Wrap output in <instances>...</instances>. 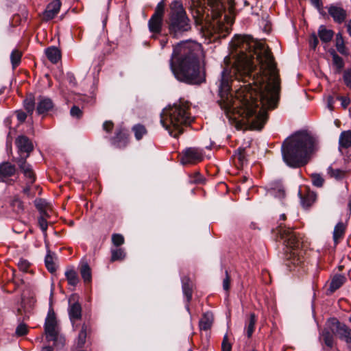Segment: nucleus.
Wrapping results in <instances>:
<instances>
[{
  "mask_svg": "<svg viewBox=\"0 0 351 351\" xmlns=\"http://www.w3.org/2000/svg\"><path fill=\"white\" fill-rule=\"evenodd\" d=\"M230 48L236 59L230 70L227 66L221 73L219 85L220 105L226 110L233 106L230 84L233 77L245 82L251 80L261 92L260 104L264 108H259V104L249 101L248 96L245 95L241 121L254 129L261 130L267 119L265 108H275L279 99L280 79L274 57L267 45L248 35L235 36L230 42Z\"/></svg>",
  "mask_w": 351,
  "mask_h": 351,
  "instance_id": "obj_1",
  "label": "nucleus"
},
{
  "mask_svg": "<svg viewBox=\"0 0 351 351\" xmlns=\"http://www.w3.org/2000/svg\"><path fill=\"white\" fill-rule=\"evenodd\" d=\"M203 51L200 44L192 40L182 41L173 47L169 60L175 77L188 84H200L206 80V71L201 60Z\"/></svg>",
  "mask_w": 351,
  "mask_h": 351,
  "instance_id": "obj_2",
  "label": "nucleus"
},
{
  "mask_svg": "<svg viewBox=\"0 0 351 351\" xmlns=\"http://www.w3.org/2000/svg\"><path fill=\"white\" fill-rule=\"evenodd\" d=\"M317 140L309 133L298 132L283 142V160L290 167H303L308 163L310 155L317 149Z\"/></svg>",
  "mask_w": 351,
  "mask_h": 351,
  "instance_id": "obj_3",
  "label": "nucleus"
},
{
  "mask_svg": "<svg viewBox=\"0 0 351 351\" xmlns=\"http://www.w3.org/2000/svg\"><path fill=\"white\" fill-rule=\"evenodd\" d=\"M190 110L189 102L180 99L162 110L160 123L171 136L178 137L183 133L184 128L189 126L194 121Z\"/></svg>",
  "mask_w": 351,
  "mask_h": 351,
  "instance_id": "obj_4",
  "label": "nucleus"
},
{
  "mask_svg": "<svg viewBox=\"0 0 351 351\" xmlns=\"http://www.w3.org/2000/svg\"><path fill=\"white\" fill-rule=\"evenodd\" d=\"M276 234L282 240L286 247L285 258L287 265H300L304 262V252L301 250L302 237L289 227L280 223L276 228Z\"/></svg>",
  "mask_w": 351,
  "mask_h": 351,
  "instance_id": "obj_5",
  "label": "nucleus"
},
{
  "mask_svg": "<svg viewBox=\"0 0 351 351\" xmlns=\"http://www.w3.org/2000/svg\"><path fill=\"white\" fill-rule=\"evenodd\" d=\"M169 8L168 25L170 34L177 36L179 34L189 31L191 29L190 21L182 1H173Z\"/></svg>",
  "mask_w": 351,
  "mask_h": 351,
  "instance_id": "obj_6",
  "label": "nucleus"
},
{
  "mask_svg": "<svg viewBox=\"0 0 351 351\" xmlns=\"http://www.w3.org/2000/svg\"><path fill=\"white\" fill-rule=\"evenodd\" d=\"M193 6L196 7L197 12L211 16L213 19L220 17L226 5L230 14H234V2L233 0H192Z\"/></svg>",
  "mask_w": 351,
  "mask_h": 351,
  "instance_id": "obj_7",
  "label": "nucleus"
},
{
  "mask_svg": "<svg viewBox=\"0 0 351 351\" xmlns=\"http://www.w3.org/2000/svg\"><path fill=\"white\" fill-rule=\"evenodd\" d=\"M45 334L48 341H53L54 346L62 347L64 343V338L60 334V329L54 311L50 309L45 322Z\"/></svg>",
  "mask_w": 351,
  "mask_h": 351,
  "instance_id": "obj_8",
  "label": "nucleus"
},
{
  "mask_svg": "<svg viewBox=\"0 0 351 351\" xmlns=\"http://www.w3.org/2000/svg\"><path fill=\"white\" fill-rule=\"evenodd\" d=\"M15 161L27 179L26 186L23 188V192L27 196L32 197L34 194H32L30 193V186L36 181L35 173L33 171L32 166L28 164L26 162L25 158H23L22 156L16 158Z\"/></svg>",
  "mask_w": 351,
  "mask_h": 351,
  "instance_id": "obj_9",
  "label": "nucleus"
},
{
  "mask_svg": "<svg viewBox=\"0 0 351 351\" xmlns=\"http://www.w3.org/2000/svg\"><path fill=\"white\" fill-rule=\"evenodd\" d=\"M204 156L201 149L189 147L182 152L180 161L183 165L196 164L201 162Z\"/></svg>",
  "mask_w": 351,
  "mask_h": 351,
  "instance_id": "obj_10",
  "label": "nucleus"
},
{
  "mask_svg": "<svg viewBox=\"0 0 351 351\" xmlns=\"http://www.w3.org/2000/svg\"><path fill=\"white\" fill-rule=\"evenodd\" d=\"M16 171L14 165L10 162L0 163V182H5L8 185H12L15 180L11 178Z\"/></svg>",
  "mask_w": 351,
  "mask_h": 351,
  "instance_id": "obj_11",
  "label": "nucleus"
},
{
  "mask_svg": "<svg viewBox=\"0 0 351 351\" xmlns=\"http://www.w3.org/2000/svg\"><path fill=\"white\" fill-rule=\"evenodd\" d=\"M16 145L20 153V157L27 158L29 153L33 150L34 146L29 138L24 135L18 136L15 141Z\"/></svg>",
  "mask_w": 351,
  "mask_h": 351,
  "instance_id": "obj_12",
  "label": "nucleus"
},
{
  "mask_svg": "<svg viewBox=\"0 0 351 351\" xmlns=\"http://www.w3.org/2000/svg\"><path fill=\"white\" fill-rule=\"evenodd\" d=\"M329 15L332 18L333 21L337 24L343 23L347 18V11L341 6L337 4H332L327 8Z\"/></svg>",
  "mask_w": 351,
  "mask_h": 351,
  "instance_id": "obj_13",
  "label": "nucleus"
},
{
  "mask_svg": "<svg viewBox=\"0 0 351 351\" xmlns=\"http://www.w3.org/2000/svg\"><path fill=\"white\" fill-rule=\"evenodd\" d=\"M53 108L54 104L50 98L44 96H40L38 98L36 109L38 114L45 116Z\"/></svg>",
  "mask_w": 351,
  "mask_h": 351,
  "instance_id": "obj_14",
  "label": "nucleus"
},
{
  "mask_svg": "<svg viewBox=\"0 0 351 351\" xmlns=\"http://www.w3.org/2000/svg\"><path fill=\"white\" fill-rule=\"evenodd\" d=\"M61 5L60 0H53L49 3L43 13V19L46 21L53 19L59 13Z\"/></svg>",
  "mask_w": 351,
  "mask_h": 351,
  "instance_id": "obj_15",
  "label": "nucleus"
},
{
  "mask_svg": "<svg viewBox=\"0 0 351 351\" xmlns=\"http://www.w3.org/2000/svg\"><path fill=\"white\" fill-rule=\"evenodd\" d=\"M69 315L71 322L73 324V328L76 330L77 325L76 322L81 319L82 317V306L81 304L75 302L73 304L70 302L69 307Z\"/></svg>",
  "mask_w": 351,
  "mask_h": 351,
  "instance_id": "obj_16",
  "label": "nucleus"
},
{
  "mask_svg": "<svg viewBox=\"0 0 351 351\" xmlns=\"http://www.w3.org/2000/svg\"><path fill=\"white\" fill-rule=\"evenodd\" d=\"M112 143L119 148L125 147L128 142V135L124 128L116 130L115 136L112 138Z\"/></svg>",
  "mask_w": 351,
  "mask_h": 351,
  "instance_id": "obj_17",
  "label": "nucleus"
},
{
  "mask_svg": "<svg viewBox=\"0 0 351 351\" xmlns=\"http://www.w3.org/2000/svg\"><path fill=\"white\" fill-rule=\"evenodd\" d=\"M213 321L214 317L211 312L207 311L204 313L199 322V329L201 330H208L210 329L213 324Z\"/></svg>",
  "mask_w": 351,
  "mask_h": 351,
  "instance_id": "obj_18",
  "label": "nucleus"
},
{
  "mask_svg": "<svg viewBox=\"0 0 351 351\" xmlns=\"http://www.w3.org/2000/svg\"><path fill=\"white\" fill-rule=\"evenodd\" d=\"M163 19L152 16L148 21L149 29L152 33L160 34L162 31Z\"/></svg>",
  "mask_w": 351,
  "mask_h": 351,
  "instance_id": "obj_19",
  "label": "nucleus"
},
{
  "mask_svg": "<svg viewBox=\"0 0 351 351\" xmlns=\"http://www.w3.org/2000/svg\"><path fill=\"white\" fill-rule=\"evenodd\" d=\"M45 55L48 60L53 64L57 63L61 58L60 49L54 46L47 48L45 49Z\"/></svg>",
  "mask_w": 351,
  "mask_h": 351,
  "instance_id": "obj_20",
  "label": "nucleus"
},
{
  "mask_svg": "<svg viewBox=\"0 0 351 351\" xmlns=\"http://www.w3.org/2000/svg\"><path fill=\"white\" fill-rule=\"evenodd\" d=\"M80 272L85 284H89L92 280V272L89 265L86 262L80 265Z\"/></svg>",
  "mask_w": 351,
  "mask_h": 351,
  "instance_id": "obj_21",
  "label": "nucleus"
},
{
  "mask_svg": "<svg viewBox=\"0 0 351 351\" xmlns=\"http://www.w3.org/2000/svg\"><path fill=\"white\" fill-rule=\"evenodd\" d=\"M317 34L321 41L327 43L331 41L335 32L332 29H327L324 25H320Z\"/></svg>",
  "mask_w": 351,
  "mask_h": 351,
  "instance_id": "obj_22",
  "label": "nucleus"
},
{
  "mask_svg": "<svg viewBox=\"0 0 351 351\" xmlns=\"http://www.w3.org/2000/svg\"><path fill=\"white\" fill-rule=\"evenodd\" d=\"M351 146V131H343L340 134L339 139V149H348Z\"/></svg>",
  "mask_w": 351,
  "mask_h": 351,
  "instance_id": "obj_23",
  "label": "nucleus"
},
{
  "mask_svg": "<svg viewBox=\"0 0 351 351\" xmlns=\"http://www.w3.org/2000/svg\"><path fill=\"white\" fill-rule=\"evenodd\" d=\"M64 274L68 285L73 287H76L80 282L77 271L73 268H68Z\"/></svg>",
  "mask_w": 351,
  "mask_h": 351,
  "instance_id": "obj_24",
  "label": "nucleus"
},
{
  "mask_svg": "<svg viewBox=\"0 0 351 351\" xmlns=\"http://www.w3.org/2000/svg\"><path fill=\"white\" fill-rule=\"evenodd\" d=\"M316 194L311 191H307L301 196L302 205L304 208H308L313 205L316 200Z\"/></svg>",
  "mask_w": 351,
  "mask_h": 351,
  "instance_id": "obj_25",
  "label": "nucleus"
},
{
  "mask_svg": "<svg viewBox=\"0 0 351 351\" xmlns=\"http://www.w3.org/2000/svg\"><path fill=\"white\" fill-rule=\"evenodd\" d=\"M335 47L339 53L343 56L348 55V51L345 45V41L342 34L339 32L336 35L335 38Z\"/></svg>",
  "mask_w": 351,
  "mask_h": 351,
  "instance_id": "obj_26",
  "label": "nucleus"
},
{
  "mask_svg": "<svg viewBox=\"0 0 351 351\" xmlns=\"http://www.w3.org/2000/svg\"><path fill=\"white\" fill-rule=\"evenodd\" d=\"M332 58V64L335 69L336 73H340L344 67L345 63L343 59L339 56L334 50L330 51Z\"/></svg>",
  "mask_w": 351,
  "mask_h": 351,
  "instance_id": "obj_27",
  "label": "nucleus"
},
{
  "mask_svg": "<svg viewBox=\"0 0 351 351\" xmlns=\"http://www.w3.org/2000/svg\"><path fill=\"white\" fill-rule=\"evenodd\" d=\"M346 280V277L343 275H335L331 280L329 291L331 293L335 292L345 283Z\"/></svg>",
  "mask_w": 351,
  "mask_h": 351,
  "instance_id": "obj_28",
  "label": "nucleus"
},
{
  "mask_svg": "<svg viewBox=\"0 0 351 351\" xmlns=\"http://www.w3.org/2000/svg\"><path fill=\"white\" fill-rule=\"evenodd\" d=\"M346 232V225L340 221L335 227L333 231V240L335 244H337L340 239L343 238Z\"/></svg>",
  "mask_w": 351,
  "mask_h": 351,
  "instance_id": "obj_29",
  "label": "nucleus"
},
{
  "mask_svg": "<svg viewBox=\"0 0 351 351\" xmlns=\"http://www.w3.org/2000/svg\"><path fill=\"white\" fill-rule=\"evenodd\" d=\"M337 334L341 339L345 340L347 343H351V329L346 325H339Z\"/></svg>",
  "mask_w": 351,
  "mask_h": 351,
  "instance_id": "obj_30",
  "label": "nucleus"
},
{
  "mask_svg": "<svg viewBox=\"0 0 351 351\" xmlns=\"http://www.w3.org/2000/svg\"><path fill=\"white\" fill-rule=\"evenodd\" d=\"M111 257L110 262L113 263L115 261H122L125 259L126 256V253L124 249L121 247L112 248L110 250Z\"/></svg>",
  "mask_w": 351,
  "mask_h": 351,
  "instance_id": "obj_31",
  "label": "nucleus"
},
{
  "mask_svg": "<svg viewBox=\"0 0 351 351\" xmlns=\"http://www.w3.org/2000/svg\"><path fill=\"white\" fill-rule=\"evenodd\" d=\"M55 259L56 254L52 253L50 250H48L45 258V263L47 269L51 273H53L56 270V264L54 263Z\"/></svg>",
  "mask_w": 351,
  "mask_h": 351,
  "instance_id": "obj_32",
  "label": "nucleus"
},
{
  "mask_svg": "<svg viewBox=\"0 0 351 351\" xmlns=\"http://www.w3.org/2000/svg\"><path fill=\"white\" fill-rule=\"evenodd\" d=\"M88 331V326L84 323L81 327V330L78 334L77 339V345L79 348H82L85 343Z\"/></svg>",
  "mask_w": 351,
  "mask_h": 351,
  "instance_id": "obj_33",
  "label": "nucleus"
},
{
  "mask_svg": "<svg viewBox=\"0 0 351 351\" xmlns=\"http://www.w3.org/2000/svg\"><path fill=\"white\" fill-rule=\"evenodd\" d=\"M256 323V317L254 313L250 315V318L246 324V335L248 338H250L254 331L255 324Z\"/></svg>",
  "mask_w": 351,
  "mask_h": 351,
  "instance_id": "obj_34",
  "label": "nucleus"
},
{
  "mask_svg": "<svg viewBox=\"0 0 351 351\" xmlns=\"http://www.w3.org/2000/svg\"><path fill=\"white\" fill-rule=\"evenodd\" d=\"M25 109L29 114H32L35 110V99L34 96L30 94L23 101Z\"/></svg>",
  "mask_w": 351,
  "mask_h": 351,
  "instance_id": "obj_35",
  "label": "nucleus"
},
{
  "mask_svg": "<svg viewBox=\"0 0 351 351\" xmlns=\"http://www.w3.org/2000/svg\"><path fill=\"white\" fill-rule=\"evenodd\" d=\"M132 131L136 140H141L147 133L146 128L141 124H136L132 127Z\"/></svg>",
  "mask_w": 351,
  "mask_h": 351,
  "instance_id": "obj_36",
  "label": "nucleus"
},
{
  "mask_svg": "<svg viewBox=\"0 0 351 351\" xmlns=\"http://www.w3.org/2000/svg\"><path fill=\"white\" fill-rule=\"evenodd\" d=\"M22 57V53L18 49H14L12 51L10 55V60L12 68L16 69L20 64Z\"/></svg>",
  "mask_w": 351,
  "mask_h": 351,
  "instance_id": "obj_37",
  "label": "nucleus"
},
{
  "mask_svg": "<svg viewBox=\"0 0 351 351\" xmlns=\"http://www.w3.org/2000/svg\"><path fill=\"white\" fill-rule=\"evenodd\" d=\"M328 173L332 178L337 180H341L345 177L346 171L340 169H333L332 167H329L328 169Z\"/></svg>",
  "mask_w": 351,
  "mask_h": 351,
  "instance_id": "obj_38",
  "label": "nucleus"
},
{
  "mask_svg": "<svg viewBox=\"0 0 351 351\" xmlns=\"http://www.w3.org/2000/svg\"><path fill=\"white\" fill-rule=\"evenodd\" d=\"M13 210L17 213H21L24 210V204L18 197H14L10 203Z\"/></svg>",
  "mask_w": 351,
  "mask_h": 351,
  "instance_id": "obj_39",
  "label": "nucleus"
},
{
  "mask_svg": "<svg viewBox=\"0 0 351 351\" xmlns=\"http://www.w3.org/2000/svg\"><path fill=\"white\" fill-rule=\"evenodd\" d=\"M322 339L324 343L328 347H332L333 346V335L328 330H324L322 333Z\"/></svg>",
  "mask_w": 351,
  "mask_h": 351,
  "instance_id": "obj_40",
  "label": "nucleus"
},
{
  "mask_svg": "<svg viewBox=\"0 0 351 351\" xmlns=\"http://www.w3.org/2000/svg\"><path fill=\"white\" fill-rule=\"evenodd\" d=\"M182 290L187 301L190 302L193 294L192 286L189 282H184V280H182Z\"/></svg>",
  "mask_w": 351,
  "mask_h": 351,
  "instance_id": "obj_41",
  "label": "nucleus"
},
{
  "mask_svg": "<svg viewBox=\"0 0 351 351\" xmlns=\"http://www.w3.org/2000/svg\"><path fill=\"white\" fill-rule=\"evenodd\" d=\"M189 182L191 184H201L204 182L203 176L199 172H194L189 175Z\"/></svg>",
  "mask_w": 351,
  "mask_h": 351,
  "instance_id": "obj_42",
  "label": "nucleus"
},
{
  "mask_svg": "<svg viewBox=\"0 0 351 351\" xmlns=\"http://www.w3.org/2000/svg\"><path fill=\"white\" fill-rule=\"evenodd\" d=\"M343 80L345 85L351 88V68H348L343 71Z\"/></svg>",
  "mask_w": 351,
  "mask_h": 351,
  "instance_id": "obj_43",
  "label": "nucleus"
},
{
  "mask_svg": "<svg viewBox=\"0 0 351 351\" xmlns=\"http://www.w3.org/2000/svg\"><path fill=\"white\" fill-rule=\"evenodd\" d=\"M311 180L313 184L317 187H322L324 182V179L318 173H313Z\"/></svg>",
  "mask_w": 351,
  "mask_h": 351,
  "instance_id": "obj_44",
  "label": "nucleus"
},
{
  "mask_svg": "<svg viewBox=\"0 0 351 351\" xmlns=\"http://www.w3.org/2000/svg\"><path fill=\"white\" fill-rule=\"evenodd\" d=\"M165 6V5L164 1H161L160 2H159L156 5L155 12L152 16L163 19Z\"/></svg>",
  "mask_w": 351,
  "mask_h": 351,
  "instance_id": "obj_45",
  "label": "nucleus"
},
{
  "mask_svg": "<svg viewBox=\"0 0 351 351\" xmlns=\"http://www.w3.org/2000/svg\"><path fill=\"white\" fill-rule=\"evenodd\" d=\"M112 242L116 247H119L124 243L125 239L121 234H113L112 235Z\"/></svg>",
  "mask_w": 351,
  "mask_h": 351,
  "instance_id": "obj_46",
  "label": "nucleus"
},
{
  "mask_svg": "<svg viewBox=\"0 0 351 351\" xmlns=\"http://www.w3.org/2000/svg\"><path fill=\"white\" fill-rule=\"evenodd\" d=\"M235 156L237 158L239 161L243 165L244 162L247 161L245 156V150L244 148L239 147L235 154Z\"/></svg>",
  "mask_w": 351,
  "mask_h": 351,
  "instance_id": "obj_47",
  "label": "nucleus"
},
{
  "mask_svg": "<svg viewBox=\"0 0 351 351\" xmlns=\"http://www.w3.org/2000/svg\"><path fill=\"white\" fill-rule=\"evenodd\" d=\"M16 335L17 336H23L28 332L27 326L25 324H20L16 329Z\"/></svg>",
  "mask_w": 351,
  "mask_h": 351,
  "instance_id": "obj_48",
  "label": "nucleus"
},
{
  "mask_svg": "<svg viewBox=\"0 0 351 351\" xmlns=\"http://www.w3.org/2000/svg\"><path fill=\"white\" fill-rule=\"evenodd\" d=\"M70 114L73 117L80 119L82 117L83 112L78 106H73L70 110Z\"/></svg>",
  "mask_w": 351,
  "mask_h": 351,
  "instance_id": "obj_49",
  "label": "nucleus"
},
{
  "mask_svg": "<svg viewBox=\"0 0 351 351\" xmlns=\"http://www.w3.org/2000/svg\"><path fill=\"white\" fill-rule=\"evenodd\" d=\"M30 266V263L25 259H20L18 262V267L19 269L22 271L26 272L27 271L29 267Z\"/></svg>",
  "mask_w": 351,
  "mask_h": 351,
  "instance_id": "obj_50",
  "label": "nucleus"
},
{
  "mask_svg": "<svg viewBox=\"0 0 351 351\" xmlns=\"http://www.w3.org/2000/svg\"><path fill=\"white\" fill-rule=\"evenodd\" d=\"M232 346L230 343L228 341V337L227 335H225L223 339V341L221 343V351H231Z\"/></svg>",
  "mask_w": 351,
  "mask_h": 351,
  "instance_id": "obj_51",
  "label": "nucleus"
},
{
  "mask_svg": "<svg viewBox=\"0 0 351 351\" xmlns=\"http://www.w3.org/2000/svg\"><path fill=\"white\" fill-rule=\"evenodd\" d=\"M226 278L223 280V288L225 291H228L230 287V276L228 271L226 270Z\"/></svg>",
  "mask_w": 351,
  "mask_h": 351,
  "instance_id": "obj_52",
  "label": "nucleus"
},
{
  "mask_svg": "<svg viewBox=\"0 0 351 351\" xmlns=\"http://www.w3.org/2000/svg\"><path fill=\"white\" fill-rule=\"evenodd\" d=\"M318 43H319V40H318V38H317L316 34H311V36H310V38H309V45H310V47L312 49H315V48L317 47Z\"/></svg>",
  "mask_w": 351,
  "mask_h": 351,
  "instance_id": "obj_53",
  "label": "nucleus"
},
{
  "mask_svg": "<svg viewBox=\"0 0 351 351\" xmlns=\"http://www.w3.org/2000/svg\"><path fill=\"white\" fill-rule=\"evenodd\" d=\"M337 99L341 101V104L344 109L350 104V99L348 97L338 96Z\"/></svg>",
  "mask_w": 351,
  "mask_h": 351,
  "instance_id": "obj_54",
  "label": "nucleus"
},
{
  "mask_svg": "<svg viewBox=\"0 0 351 351\" xmlns=\"http://www.w3.org/2000/svg\"><path fill=\"white\" fill-rule=\"evenodd\" d=\"M38 225L43 232H45L48 228L47 221L43 217H40L38 219Z\"/></svg>",
  "mask_w": 351,
  "mask_h": 351,
  "instance_id": "obj_55",
  "label": "nucleus"
},
{
  "mask_svg": "<svg viewBox=\"0 0 351 351\" xmlns=\"http://www.w3.org/2000/svg\"><path fill=\"white\" fill-rule=\"evenodd\" d=\"M114 128V123L112 121H106L103 123V130L108 133H110Z\"/></svg>",
  "mask_w": 351,
  "mask_h": 351,
  "instance_id": "obj_56",
  "label": "nucleus"
},
{
  "mask_svg": "<svg viewBox=\"0 0 351 351\" xmlns=\"http://www.w3.org/2000/svg\"><path fill=\"white\" fill-rule=\"evenodd\" d=\"M16 117L20 122H24L27 118V114L24 112L19 111L16 112Z\"/></svg>",
  "mask_w": 351,
  "mask_h": 351,
  "instance_id": "obj_57",
  "label": "nucleus"
},
{
  "mask_svg": "<svg viewBox=\"0 0 351 351\" xmlns=\"http://www.w3.org/2000/svg\"><path fill=\"white\" fill-rule=\"evenodd\" d=\"M311 3L317 8L319 9L322 6L321 0H311Z\"/></svg>",
  "mask_w": 351,
  "mask_h": 351,
  "instance_id": "obj_58",
  "label": "nucleus"
},
{
  "mask_svg": "<svg viewBox=\"0 0 351 351\" xmlns=\"http://www.w3.org/2000/svg\"><path fill=\"white\" fill-rule=\"evenodd\" d=\"M333 104H334V99L332 96L328 97V107L330 110H333Z\"/></svg>",
  "mask_w": 351,
  "mask_h": 351,
  "instance_id": "obj_59",
  "label": "nucleus"
},
{
  "mask_svg": "<svg viewBox=\"0 0 351 351\" xmlns=\"http://www.w3.org/2000/svg\"><path fill=\"white\" fill-rule=\"evenodd\" d=\"M35 205H36V208L39 210H41L43 208V204L41 199H36Z\"/></svg>",
  "mask_w": 351,
  "mask_h": 351,
  "instance_id": "obj_60",
  "label": "nucleus"
},
{
  "mask_svg": "<svg viewBox=\"0 0 351 351\" xmlns=\"http://www.w3.org/2000/svg\"><path fill=\"white\" fill-rule=\"evenodd\" d=\"M346 27H347V31H348L350 36L351 37V19L348 22Z\"/></svg>",
  "mask_w": 351,
  "mask_h": 351,
  "instance_id": "obj_61",
  "label": "nucleus"
},
{
  "mask_svg": "<svg viewBox=\"0 0 351 351\" xmlns=\"http://www.w3.org/2000/svg\"><path fill=\"white\" fill-rule=\"evenodd\" d=\"M224 20L227 22V23H232L233 19L228 15L224 16Z\"/></svg>",
  "mask_w": 351,
  "mask_h": 351,
  "instance_id": "obj_62",
  "label": "nucleus"
},
{
  "mask_svg": "<svg viewBox=\"0 0 351 351\" xmlns=\"http://www.w3.org/2000/svg\"><path fill=\"white\" fill-rule=\"evenodd\" d=\"M160 45H161L162 48L165 47V46L167 43V38H164L161 39L160 40Z\"/></svg>",
  "mask_w": 351,
  "mask_h": 351,
  "instance_id": "obj_63",
  "label": "nucleus"
},
{
  "mask_svg": "<svg viewBox=\"0 0 351 351\" xmlns=\"http://www.w3.org/2000/svg\"><path fill=\"white\" fill-rule=\"evenodd\" d=\"M42 351H53V348L51 346H45L43 348Z\"/></svg>",
  "mask_w": 351,
  "mask_h": 351,
  "instance_id": "obj_64",
  "label": "nucleus"
}]
</instances>
